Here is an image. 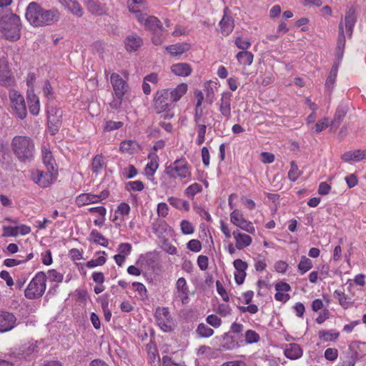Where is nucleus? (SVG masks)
<instances>
[{"label":"nucleus","mask_w":366,"mask_h":366,"mask_svg":"<svg viewBox=\"0 0 366 366\" xmlns=\"http://www.w3.org/2000/svg\"><path fill=\"white\" fill-rule=\"evenodd\" d=\"M25 17L34 27L50 26L60 19V12L57 9H45L35 1L29 4L26 9Z\"/></svg>","instance_id":"nucleus-1"},{"label":"nucleus","mask_w":366,"mask_h":366,"mask_svg":"<svg viewBox=\"0 0 366 366\" xmlns=\"http://www.w3.org/2000/svg\"><path fill=\"white\" fill-rule=\"evenodd\" d=\"M11 149L18 160L22 163L31 162L35 154L33 139L26 136H16L11 141Z\"/></svg>","instance_id":"nucleus-2"},{"label":"nucleus","mask_w":366,"mask_h":366,"mask_svg":"<svg viewBox=\"0 0 366 366\" xmlns=\"http://www.w3.org/2000/svg\"><path fill=\"white\" fill-rule=\"evenodd\" d=\"M21 23L20 17L12 13L0 18V37L10 41H16L21 36Z\"/></svg>","instance_id":"nucleus-3"},{"label":"nucleus","mask_w":366,"mask_h":366,"mask_svg":"<svg viewBox=\"0 0 366 366\" xmlns=\"http://www.w3.org/2000/svg\"><path fill=\"white\" fill-rule=\"evenodd\" d=\"M46 278L44 272H37L25 290V297L29 300L41 297L46 289Z\"/></svg>","instance_id":"nucleus-4"},{"label":"nucleus","mask_w":366,"mask_h":366,"mask_svg":"<svg viewBox=\"0 0 366 366\" xmlns=\"http://www.w3.org/2000/svg\"><path fill=\"white\" fill-rule=\"evenodd\" d=\"M165 173L173 179H184L191 176L190 167L184 158L176 159L169 166L166 167Z\"/></svg>","instance_id":"nucleus-5"},{"label":"nucleus","mask_w":366,"mask_h":366,"mask_svg":"<svg viewBox=\"0 0 366 366\" xmlns=\"http://www.w3.org/2000/svg\"><path fill=\"white\" fill-rule=\"evenodd\" d=\"M155 318L157 325L162 331L169 332L174 330L175 324L168 308L157 307L155 312Z\"/></svg>","instance_id":"nucleus-6"},{"label":"nucleus","mask_w":366,"mask_h":366,"mask_svg":"<svg viewBox=\"0 0 366 366\" xmlns=\"http://www.w3.org/2000/svg\"><path fill=\"white\" fill-rule=\"evenodd\" d=\"M172 102L169 97V89H161L157 91L154 97L153 107L155 112L161 114L165 112L172 104Z\"/></svg>","instance_id":"nucleus-7"},{"label":"nucleus","mask_w":366,"mask_h":366,"mask_svg":"<svg viewBox=\"0 0 366 366\" xmlns=\"http://www.w3.org/2000/svg\"><path fill=\"white\" fill-rule=\"evenodd\" d=\"M9 98L12 109L17 117L21 119H24L26 116V107L23 96L17 91L11 90L9 92Z\"/></svg>","instance_id":"nucleus-8"},{"label":"nucleus","mask_w":366,"mask_h":366,"mask_svg":"<svg viewBox=\"0 0 366 366\" xmlns=\"http://www.w3.org/2000/svg\"><path fill=\"white\" fill-rule=\"evenodd\" d=\"M53 171L47 169L46 172H44L36 169L31 173V179L41 187H47L55 180L56 177Z\"/></svg>","instance_id":"nucleus-9"},{"label":"nucleus","mask_w":366,"mask_h":366,"mask_svg":"<svg viewBox=\"0 0 366 366\" xmlns=\"http://www.w3.org/2000/svg\"><path fill=\"white\" fill-rule=\"evenodd\" d=\"M230 221L233 224L248 233L254 234L255 232L252 223L247 221L242 212L238 209H234L230 213Z\"/></svg>","instance_id":"nucleus-10"},{"label":"nucleus","mask_w":366,"mask_h":366,"mask_svg":"<svg viewBox=\"0 0 366 366\" xmlns=\"http://www.w3.org/2000/svg\"><path fill=\"white\" fill-rule=\"evenodd\" d=\"M14 83L15 79L9 69L8 60L5 57L0 58V85L9 87Z\"/></svg>","instance_id":"nucleus-11"},{"label":"nucleus","mask_w":366,"mask_h":366,"mask_svg":"<svg viewBox=\"0 0 366 366\" xmlns=\"http://www.w3.org/2000/svg\"><path fill=\"white\" fill-rule=\"evenodd\" d=\"M137 20L145 26V29L150 31L161 30L162 23L158 18L154 16H149L147 14L137 13L136 15Z\"/></svg>","instance_id":"nucleus-12"},{"label":"nucleus","mask_w":366,"mask_h":366,"mask_svg":"<svg viewBox=\"0 0 366 366\" xmlns=\"http://www.w3.org/2000/svg\"><path fill=\"white\" fill-rule=\"evenodd\" d=\"M62 111L60 109L52 108L48 112V124L51 134H55L61 122Z\"/></svg>","instance_id":"nucleus-13"},{"label":"nucleus","mask_w":366,"mask_h":366,"mask_svg":"<svg viewBox=\"0 0 366 366\" xmlns=\"http://www.w3.org/2000/svg\"><path fill=\"white\" fill-rule=\"evenodd\" d=\"M110 79L115 97H123L128 88L126 81L118 74L115 73L111 75Z\"/></svg>","instance_id":"nucleus-14"},{"label":"nucleus","mask_w":366,"mask_h":366,"mask_svg":"<svg viewBox=\"0 0 366 366\" xmlns=\"http://www.w3.org/2000/svg\"><path fill=\"white\" fill-rule=\"evenodd\" d=\"M16 322V317L11 312L0 311V332H5L12 330Z\"/></svg>","instance_id":"nucleus-15"},{"label":"nucleus","mask_w":366,"mask_h":366,"mask_svg":"<svg viewBox=\"0 0 366 366\" xmlns=\"http://www.w3.org/2000/svg\"><path fill=\"white\" fill-rule=\"evenodd\" d=\"M233 264L236 269V272L234 273L235 282L237 285H240L244 281L248 264L246 262L240 259H235Z\"/></svg>","instance_id":"nucleus-16"},{"label":"nucleus","mask_w":366,"mask_h":366,"mask_svg":"<svg viewBox=\"0 0 366 366\" xmlns=\"http://www.w3.org/2000/svg\"><path fill=\"white\" fill-rule=\"evenodd\" d=\"M231 101L232 94L230 92H224L219 103V112L221 114L227 119L231 117Z\"/></svg>","instance_id":"nucleus-17"},{"label":"nucleus","mask_w":366,"mask_h":366,"mask_svg":"<svg viewBox=\"0 0 366 366\" xmlns=\"http://www.w3.org/2000/svg\"><path fill=\"white\" fill-rule=\"evenodd\" d=\"M232 235L235 239V247L239 250L243 249L252 243V237L239 230L234 231Z\"/></svg>","instance_id":"nucleus-18"},{"label":"nucleus","mask_w":366,"mask_h":366,"mask_svg":"<svg viewBox=\"0 0 366 366\" xmlns=\"http://www.w3.org/2000/svg\"><path fill=\"white\" fill-rule=\"evenodd\" d=\"M344 21L346 32L348 34V36L351 37L353 32V28L357 21L355 9L353 6L349 8L346 11Z\"/></svg>","instance_id":"nucleus-19"},{"label":"nucleus","mask_w":366,"mask_h":366,"mask_svg":"<svg viewBox=\"0 0 366 366\" xmlns=\"http://www.w3.org/2000/svg\"><path fill=\"white\" fill-rule=\"evenodd\" d=\"M345 46V36L344 32L343 21L341 20L338 25V39L336 47V54L338 59H341L342 58Z\"/></svg>","instance_id":"nucleus-20"},{"label":"nucleus","mask_w":366,"mask_h":366,"mask_svg":"<svg viewBox=\"0 0 366 366\" xmlns=\"http://www.w3.org/2000/svg\"><path fill=\"white\" fill-rule=\"evenodd\" d=\"M124 44L127 51H135L142 45L143 40L139 35L132 34L126 38Z\"/></svg>","instance_id":"nucleus-21"},{"label":"nucleus","mask_w":366,"mask_h":366,"mask_svg":"<svg viewBox=\"0 0 366 366\" xmlns=\"http://www.w3.org/2000/svg\"><path fill=\"white\" fill-rule=\"evenodd\" d=\"M27 102L30 113L34 116L38 115L40 111V103L39 97L34 92V89L27 91Z\"/></svg>","instance_id":"nucleus-22"},{"label":"nucleus","mask_w":366,"mask_h":366,"mask_svg":"<svg viewBox=\"0 0 366 366\" xmlns=\"http://www.w3.org/2000/svg\"><path fill=\"white\" fill-rule=\"evenodd\" d=\"M84 3L89 11L94 15L101 16L107 12L105 6L99 3L98 0H84Z\"/></svg>","instance_id":"nucleus-23"},{"label":"nucleus","mask_w":366,"mask_h":366,"mask_svg":"<svg viewBox=\"0 0 366 366\" xmlns=\"http://www.w3.org/2000/svg\"><path fill=\"white\" fill-rule=\"evenodd\" d=\"M348 111V107L346 104H340L337 108L333 120L331 122L332 129H337L342 122L344 117Z\"/></svg>","instance_id":"nucleus-24"},{"label":"nucleus","mask_w":366,"mask_h":366,"mask_svg":"<svg viewBox=\"0 0 366 366\" xmlns=\"http://www.w3.org/2000/svg\"><path fill=\"white\" fill-rule=\"evenodd\" d=\"M303 351L297 343H290L285 350V356L290 360H297L302 356Z\"/></svg>","instance_id":"nucleus-25"},{"label":"nucleus","mask_w":366,"mask_h":366,"mask_svg":"<svg viewBox=\"0 0 366 366\" xmlns=\"http://www.w3.org/2000/svg\"><path fill=\"white\" fill-rule=\"evenodd\" d=\"M168 89L172 103L177 102L187 93L188 85L186 83H182L174 89Z\"/></svg>","instance_id":"nucleus-26"},{"label":"nucleus","mask_w":366,"mask_h":366,"mask_svg":"<svg viewBox=\"0 0 366 366\" xmlns=\"http://www.w3.org/2000/svg\"><path fill=\"white\" fill-rule=\"evenodd\" d=\"M71 13L78 17L83 15V9L77 0H59Z\"/></svg>","instance_id":"nucleus-27"},{"label":"nucleus","mask_w":366,"mask_h":366,"mask_svg":"<svg viewBox=\"0 0 366 366\" xmlns=\"http://www.w3.org/2000/svg\"><path fill=\"white\" fill-rule=\"evenodd\" d=\"M171 71L177 76H187L191 74L192 69L187 63H177L172 65Z\"/></svg>","instance_id":"nucleus-28"},{"label":"nucleus","mask_w":366,"mask_h":366,"mask_svg":"<svg viewBox=\"0 0 366 366\" xmlns=\"http://www.w3.org/2000/svg\"><path fill=\"white\" fill-rule=\"evenodd\" d=\"M221 32L224 36H228L234 29V21L231 16L224 14L219 22Z\"/></svg>","instance_id":"nucleus-29"},{"label":"nucleus","mask_w":366,"mask_h":366,"mask_svg":"<svg viewBox=\"0 0 366 366\" xmlns=\"http://www.w3.org/2000/svg\"><path fill=\"white\" fill-rule=\"evenodd\" d=\"M366 158V150H355L345 152L342 154V159L345 162H359Z\"/></svg>","instance_id":"nucleus-30"},{"label":"nucleus","mask_w":366,"mask_h":366,"mask_svg":"<svg viewBox=\"0 0 366 366\" xmlns=\"http://www.w3.org/2000/svg\"><path fill=\"white\" fill-rule=\"evenodd\" d=\"M76 203L79 207H81L89 204L98 203V199L97 198V194L84 193L76 198Z\"/></svg>","instance_id":"nucleus-31"},{"label":"nucleus","mask_w":366,"mask_h":366,"mask_svg":"<svg viewBox=\"0 0 366 366\" xmlns=\"http://www.w3.org/2000/svg\"><path fill=\"white\" fill-rule=\"evenodd\" d=\"M42 159L47 169L54 170L56 162L52 153L45 146L42 147Z\"/></svg>","instance_id":"nucleus-32"},{"label":"nucleus","mask_w":366,"mask_h":366,"mask_svg":"<svg viewBox=\"0 0 366 366\" xmlns=\"http://www.w3.org/2000/svg\"><path fill=\"white\" fill-rule=\"evenodd\" d=\"M176 288L179 297L182 299V302H184V300L188 298L189 293L187 282L184 277H180L178 279L176 283Z\"/></svg>","instance_id":"nucleus-33"},{"label":"nucleus","mask_w":366,"mask_h":366,"mask_svg":"<svg viewBox=\"0 0 366 366\" xmlns=\"http://www.w3.org/2000/svg\"><path fill=\"white\" fill-rule=\"evenodd\" d=\"M139 149V145L137 142L134 140L123 141L120 144V150L122 152H127L128 154H134L137 152Z\"/></svg>","instance_id":"nucleus-34"},{"label":"nucleus","mask_w":366,"mask_h":366,"mask_svg":"<svg viewBox=\"0 0 366 366\" xmlns=\"http://www.w3.org/2000/svg\"><path fill=\"white\" fill-rule=\"evenodd\" d=\"M89 242H94L97 244L102 245L103 247H107L109 242L101 233L97 230L93 229L88 237Z\"/></svg>","instance_id":"nucleus-35"},{"label":"nucleus","mask_w":366,"mask_h":366,"mask_svg":"<svg viewBox=\"0 0 366 366\" xmlns=\"http://www.w3.org/2000/svg\"><path fill=\"white\" fill-rule=\"evenodd\" d=\"M237 59L240 64L249 66L253 61L254 56L250 51H242L237 53Z\"/></svg>","instance_id":"nucleus-36"},{"label":"nucleus","mask_w":366,"mask_h":366,"mask_svg":"<svg viewBox=\"0 0 366 366\" xmlns=\"http://www.w3.org/2000/svg\"><path fill=\"white\" fill-rule=\"evenodd\" d=\"M319 338L324 342L335 341L340 336L339 332L334 330H320L318 332Z\"/></svg>","instance_id":"nucleus-37"},{"label":"nucleus","mask_w":366,"mask_h":366,"mask_svg":"<svg viewBox=\"0 0 366 366\" xmlns=\"http://www.w3.org/2000/svg\"><path fill=\"white\" fill-rule=\"evenodd\" d=\"M168 202L172 207L178 209H184L185 211H189V204L186 200H183L174 197H171L168 198Z\"/></svg>","instance_id":"nucleus-38"},{"label":"nucleus","mask_w":366,"mask_h":366,"mask_svg":"<svg viewBox=\"0 0 366 366\" xmlns=\"http://www.w3.org/2000/svg\"><path fill=\"white\" fill-rule=\"evenodd\" d=\"M188 49L187 44H176L166 47V50L172 55H180Z\"/></svg>","instance_id":"nucleus-39"},{"label":"nucleus","mask_w":366,"mask_h":366,"mask_svg":"<svg viewBox=\"0 0 366 366\" xmlns=\"http://www.w3.org/2000/svg\"><path fill=\"white\" fill-rule=\"evenodd\" d=\"M338 71V65L334 64L331 69V71L327 78L326 83H325V87L327 89L331 91L333 89L335 79L337 77Z\"/></svg>","instance_id":"nucleus-40"},{"label":"nucleus","mask_w":366,"mask_h":366,"mask_svg":"<svg viewBox=\"0 0 366 366\" xmlns=\"http://www.w3.org/2000/svg\"><path fill=\"white\" fill-rule=\"evenodd\" d=\"M128 6L129 11L134 12L135 16L146 7L144 0H129Z\"/></svg>","instance_id":"nucleus-41"},{"label":"nucleus","mask_w":366,"mask_h":366,"mask_svg":"<svg viewBox=\"0 0 366 366\" xmlns=\"http://www.w3.org/2000/svg\"><path fill=\"white\" fill-rule=\"evenodd\" d=\"M167 224L162 219H157L152 224V231L158 237H160L167 230Z\"/></svg>","instance_id":"nucleus-42"},{"label":"nucleus","mask_w":366,"mask_h":366,"mask_svg":"<svg viewBox=\"0 0 366 366\" xmlns=\"http://www.w3.org/2000/svg\"><path fill=\"white\" fill-rule=\"evenodd\" d=\"M33 257H34V254L32 252H31V253L28 254L26 255V257H25V259L23 260H19L17 259H11V258L6 259L4 261V264L6 267H14V266H17V265L26 263L29 260L31 259Z\"/></svg>","instance_id":"nucleus-43"},{"label":"nucleus","mask_w":366,"mask_h":366,"mask_svg":"<svg viewBox=\"0 0 366 366\" xmlns=\"http://www.w3.org/2000/svg\"><path fill=\"white\" fill-rule=\"evenodd\" d=\"M312 267V262L310 259L306 256H302L300 262L298 264L299 272L303 274L309 271Z\"/></svg>","instance_id":"nucleus-44"},{"label":"nucleus","mask_w":366,"mask_h":366,"mask_svg":"<svg viewBox=\"0 0 366 366\" xmlns=\"http://www.w3.org/2000/svg\"><path fill=\"white\" fill-rule=\"evenodd\" d=\"M195 125H196V129L197 132V144L198 145H201L204 143V142L205 140L207 127L209 126V124L207 125L206 123H204V124H195Z\"/></svg>","instance_id":"nucleus-45"},{"label":"nucleus","mask_w":366,"mask_h":366,"mask_svg":"<svg viewBox=\"0 0 366 366\" xmlns=\"http://www.w3.org/2000/svg\"><path fill=\"white\" fill-rule=\"evenodd\" d=\"M104 165V157L102 154L96 155L92 163V169L94 173H99Z\"/></svg>","instance_id":"nucleus-46"},{"label":"nucleus","mask_w":366,"mask_h":366,"mask_svg":"<svg viewBox=\"0 0 366 366\" xmlns=\"http://www.w3.org/2000/svg\"><path fill=\"white\" fill-rule=\"evenodd\" d=\"M334 297L338 300L340 305L344 308H347L350 305L347 295L342 291L335 290L334 292Z\"/></svg>","instance_id":"nucleus-47"},{"label":"nucleus","mask_w":366,"mask_h":366,"mask_svg":"<svg viewBox=\"0 0 366 366\" xmlns=\"http://www.w3.org/2000/svg\"><path fill=\"white\" fill-rule=\"evenodd\" d=\"M165 31L162 27H161V30L159 31H152V43L155 45H161L164 40L165 39Z\"/></svg>","instance_id":"nucleus-48"},{"label":"nucleus","mask_w":366,"mask_h":366,"mask_svg":"<svg viewBox=\"0 0 366 366\" xmlns=\"http://www.w3.org/2000/svg\"><path fill=\"white\" fill-rule=\"evenodd\" d=\"M197 332L202 337H209L214 334V330L207 325L201 323L197 327Z\"/></svg>","instance_id":"nucleus-49"},{"label":"nucleus","mask_w":366,"mask_h":366,"mask_svg":"<svg viewBox=\"0 0 366 366\" xmlns=\"http://www.w3.org/2000/svg\"><path fill=\"white\" fill-rule=\"evenodd\" d=\"M301 173L302 172L300 171L297 165L295 163V162H291L290 169L288 172L289 179L292 182H295L300 176Z\"/></svg>","instance_id":"nucleus-50"},{"label":"nucleus","mask_w":366,"mask_h":366,"mask_svg":"<svg viewBox=\"0 0 366 366\" xmlns=\"http://www.w3.org/2000/svg\"><path fill=\"white\" fill-rule=\"evenodd\" d=\"M202 191V186L198 183H194L189 185L184 191V194L189 197L193 199L194 195Z\"/></svg>","instance_id":"nucleus-51"},{"label":"nucleus","mask_w":366,"mask_h":366,"mask_svg":"<svg viewBox=\"0 0 366 366\" xmlns=\"http://www.w3.org/2000/svg\"><path fill=\"white\" fill-rule=\"evenodd\" d=\"M144 188L143 182L140 180L130 181L126 184V189L127 191H142Z\"/></svg>","instance_id":"nucleus-52"},{"label":"nucleus","mask_w":366,"mask_h":366,"mask_svg":"<svg viewBox=\"0 0 366 366\" xmlns=\"http://www.w3.org/2000/svg\"><path fill=\"white\" fill-rule=\"evenodd\" d=\"M36 347L33 345H24L19 349L18 355L21 357L26 358L35 352Z\"/></svg>","instance_id":"nucleus-53"},{"label":"nucleus","mask_w":366,"mask_h":366,"mask_svg":"<svg viewBox=\"0 0 366 366\" xmlns=\"http://www.w3.org/2000/svg\"><path fill=\"white\" fill-rule=\"evenodd\" d=\"M245 340L249 344L257 343L259 341V335L255 331L249 330L245 332Z\"/></svg>","instance_id":"nucleus-54"},{"label":"nucleus","mask_w":366,"mask_h":366,"mask_svg":"<svg viewBox=\"0 0 366 366\" xmlns=\"http://www.w3.org/2000/svg\"><path fill=\"white\" fill-rule=\"evenodd\" d=\"M44 96L48 99H53L54 98L53 89L48 80H46L42 89Z\"/></svg>","instance_id":"nucleus-55"},{"label":"nucleus","mask_w":366,"mask_h":366,"mask_svg":"<svg viewBox=\"0 0 366 366\" xmlns=\"http://www.w3.org/2000/svg\"><path fill=\"white\" fill-rule=\"evenodd\" d=\"M181 231L184 234H191L194 233V228L191 222L187 220H182L180 224Z\"/></svg>","instance_id":"nucleus-56"},{"label":"nucleus","mask_w":366,"mask_h":366,"mask_svg":"<svg viewBox=\"0 0 366 366\" xmlns=\"http://www.w3.org/2000/svg\"><path fill=\"white\" fill-rule=\"evenodd\" d=\"M194 121L195 124L207 123L206 119L203 117L202 108H194Z\"/></svg>","instance_id":"nucleus-57"},{"label":"nucleus","mask_w":366,"mask_h":366,"mask_svg":"<svg viewBox=\"0 0 366 366\" xmlns=\"http://www.w3.org/2000/svg\"><path fill=\"white\" fill-rule=\"evenodd\" d=\"M48 278L53 282H61L63 281V274L55 269H49L47 272Z\"/></svg>","instance_id":"nucleus-58"},{"label":"nucleus","mask_w":366,"mask_h":366,"mask_svg":"<svg viewBox=\"0 0 366 366\" xmlns=\"http://www.w3.org/2000/svg\"><path fill=\"white\" fill-rule=\"evenodd\" d=\"M329 126L328 119L323 118L322 119L318 121L314 126L315 132L317 133L321 132L322 130L325 129Z\"/></svg>","instance_id":"nucleus-59"},{"label":"nucleus","mask_w":366,"mask_h":366,"mask_svg":"<svg viewBox=\"0 0 366 366\" xmlns=\"http://www.w3.org/2000/svg\"><path fill=\"white\" fill-rule=\"evenodd\" d=\"M235 45L240 49L244 51L249 49L251 46V42L248 40H244L242 37H237L235 39Z\"/></svg>","instance_id":"nucleus-60"},{"label":"nucleus","mask_w":366,"mask_h":366,"mask_svg":"<svg viewBox=\"0 0 366 366\" xmlns=\"http://www.w3.org/2000/svg\"><path fill=\"white\" fill-rule=\"evenodd\" d=\"M130 212V207L127 203L122 202L121 203L117 210L115 211V214H119L122 217L128 215Z\"/></svg>","instance_id":"nucleus-61"},{"label":"nucleus","mask_w":366,"mask_h":366,"mask_svg":"<svg viewBox=\"0 0 366 366\" xmlns=\"http://www.w3.org/2000/svg\"><path fill=\"white\" fill-rule=\"evenodd\" d=\"M207 322L211 326L217 328L222 324V320L215 315H210L207 317Z\"/></svg>","instance_id":"nucleus-62"},{"label":"nucleus","mask_w":366,"mask_h":366,"mask_svg":"<svg viewBox=\"0 0 366 366\" xmlns=\"http://www.w3.org/2000/svg\"><path fill=\"white\" fill-rule=\"evenodd\" d=\"M187 248L194 252H198L202 249V244L197 239H192L187 243Z\"/></svg>","instance_id":"nucleus-63"},{"label":"nucleus","mask_w":366,"mask_h":366,"mask_svg":"<svg viewBox=\"0 0 366 366\" xmlns=\"http://www.w3.org/2000/svg\"><path fill=\"white\" fill-rule=\"evenodd\" d=\"M158 168V163L156 161L149 162L145 168V173L147 176H153Z\"/></svg>","instance_id":"nucleus-64"}]
</instances>
